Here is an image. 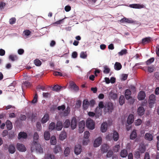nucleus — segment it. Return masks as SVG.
<instances>
[{"label":"nucleus","mask_w":159,"mask_h":159,"mask_svg":"<svg viewBox=\"0 0 159 159\" xmlns=\"http://www.w3.org/2000/svg\"><path fill=\"white\" fill-rule=\"evenodd\" d=\"M39 137L37 132L34 133V142L31 148L32 152L36 151L39 153H43V150L41 145L38 143Z\"/></svg>","instance_id":"obj_1"},{"label":"nucleus","mask_w":159,"mask_h":159,"mask_svg":"<svg viewBox=\"0 0 159 159\" xmlns=\"http://www.w3.org/2000/svg\"><path fill=\"white\" fill-rule=\"evenodd\" d=\"M114 110L113 103L110 102L106 103L104 108V111L106 112L111 113Z\"/></svg>","instance_id":"obj_2"},{"label":"nucleus","mask_w":159,"mask_h":159,"mask_svg":"<svg viewBox=\"0 0 159 159\" xmlns=\"http://www.w3.org/2000/svg\"><path fill=\"white\" fill-rule=\"evenodd\" d=\"M156 101L155 96L153 94H151L149 96L148 100V103L150 107H152V106L155 103Z\"/></svg>","instance_id":"obj_3"},{"label":"nucleus","mask_w":159,"mask_h":159,"mask_svg":"<svg viewBox=\"0 0 159 159\" xmlns=\"http://www.w3.org/2000/svg\"><path fill=\"white\" fill-rule=\"evenodd\" d=\"M87 127L90 129H93L94 128L95 123L92 120H88L86 123Z\"/></svg>","instance_id":"obj_4"},{"label":"nucleus","mask_w":159,"mask_h":159,"mask_svg":"<svg viewBox=\"0 0 159 159\" xmlns=\"http://www.w3.org/2000/svg\"><path fill=\"white\" fill-rule=\"evenodd\" d=\"M85 127V123L84 121L82 120L80 121L79 123V131L80 133H81L84 130Z\"/></svg>","instance_id":"obj_5"},{"label":"nucleus","mask_w":159,"mask_h":159,"mask_svg":"<svg viewBox=\"0 0 159 159\" xmlns=\"http://www.w3.org/2000/svg\"><path fill=\"white\" fill-rule=\"evenodd\" d=\"M81 151L82 147L81 145L77 144L75 145L74 149V152L76 155H78L80 154Z\"/></svg>","instance_id":"obj_6"},{"label":"nucleus","mask_w":159,"mask_h":159,"mask_svg":"<svg viewBox=\"0 0 159 159\" xmlns=\"http://www.w3.org/2000/svg\"><path fill=\"white\" fill-rule=\"evenodd\" d=\"M16 148L18 150L22 152L26 151V148L23 144L17 143L16 145Z\"/></svg>","instance_id":"obj_7"},{"label":"nucleus","mask_w":159,"mask_h":159,"mask_svg":"<svg viewBox=\"0 0 159 159\" xmlns=\"http://www.w3.org/2000/svg\"><path fill=\"white\" fill-rule=\"evenodd\" d=\"M129 7L131 8L136 9H141L144 7V6L140 4H130Z\"/></svg>","instance_id":"obj_8"},{"label":"nucleus","mask_w":159,"mask_h":159,"mask_svg":"<svg viewBox=\"0 0 159 159\" xmlns=\"http://www.w3.org/2000/svg\"><path fill=\"white\" fill-rule=\"evenodd\" d=\"M102 139L101 137H99L95 140L94 142L93 146L94 147H97L101 144Z\"/></svg>","instance_id":"obj_9"},{"label":"nucleus","mask_w":159,"mask_h":159,"mask_svg":"<svg viewBox=\"0 0 159 159\" xmlns=\"http://www.w3.org/2000/svg\"><path fill=\"white\" fill-rule=\"evenodd\" d=\"M70 125L72 129H74L76 128L77 125V120L75 118H72Z\"/></svg>","instance_id":"obj_10"},{"label":"nucleus","mask_w":159,"mask_h":159,"mask_svg":"<svg viewBox=\"0 0 159 159\" xmlns=\"http://www.w3.org/2000/svg\"><path fill=\"white\" fill-rule=\"evenodd\" d=\"M102 111L98 107H97L95 110V117L96 118H98L101 115Z\"/></svg>","instance_id":"obj_11"},{"label":"nucleus","mask_w":159,"mask_h":159,"mask_svg":"<svg viewBox=\"0 0 159 159\" xmlns=\"http://www.w3.org/2000/svg\"><path fill=\"white\" fill-rule=\"evenodd\" d=\"M146 95L145 92L143 91H141L138 95V99L139 100L144 99Z\"/></svg>","instance_id":"obj_12"},{"label":"nucleus","mask_w":159,"mask_h":159,"mask_svg":"<svg viewBox=\"0 0 159 159\" xmlns=\"http://www.w3.org/2000/svg\"><path fill=\"white\" fill-rule=\"evenodd\" d=\"M49 114L47 113L45 114L42 118L41 122L43 124L45 123L49 120Z\"/></svg>","instance_id":"obj_13"},{"label":"nucleus","mask_w":159,"mask_h":159,"mask_svg":"<svg viewBox=\"0 0 159 159\" xmlns=\"http://www.w3.org/2000/svg\"><path fill=\"white\" fill-rule=\"evenodd\" d=\"M89 105V103L87 99L84 100L83 103V107L84 110H86Z\"/></svg>","instance_id":"obj_14"},{"label":"nucleus","mask_w":159,"mask_h":159,"mask_svg":"<svg viewBox=\"0 0 159 159\" xmlns=\"http://www.w3.org/2000/svg\"><path fill=\"white\" fill-rule=\"evenodd\" d=\"M145 110L143 107L141 106L139 107L137 110L138 114L139 116H142L144 114Z\"/></svg>","instance_id":"obj_15"},{"label":"nucleus","mask_w":159,"mask_h":159,"mask_svg":"<svg viewBox=\"0 0 159 159\" xmlns=\"http://www.w3.org/2000/svg\"><path fill=\"white\" fill-rule=\"evenodd\" d=\"M144 138L145 139L149 141H151L153 140L152 135L149 133H147L145 134Z\"/></svg>","instance_id":"obj_16"},{"label":"nucleus","mask_w":159,"mask_h":159,"mask_svg":"<svg viewBox=\"0 0 159 159\" xmlns=\"http://www.w3.org/2000/svg\"><path fill=\"white\" fill-rule=\"evenodd\" d=\"M131 92L129 89H127L125 91V95L127 100L129 99L131 97Z\"/></svg>","instance_id":"obj_17"},{"label":"nucleus","mask_w":159,"mask_h":159,"mask_svg":"<svg viewBox=\"0 0 159 159\" xmlns=\"http://www.w3.org/2000/svg\"><path fill=\"white\" fill-rule=\"evenodd\" d=\"M152 40V39L150 37H146L142 39V43L144 44L150 42Z\"/></svg>","instance_id":"obj_18"},{"label":"nucleus","mask_w":159,"mask_h":159,"mask_svg":"<svg viewBox=\"0 0 159 159\" xmlns=\"http://www.w3.org/2000/svg\"><path fill=\"white\" fill-rule=\"evenodd\" d=\"M107 122H103L101 125V129L102 132L104 133L106 131L107 129Z\"/></svg>","instance_id":"obj_19"},{"label":"nucleus","mask_w":159,"mask_h":159,"mask_svg":"<svg viewBox=\"0 0 159 159\" xmlns=\"http://www.w3.org/2000/svg\"><path fill=\"white\" fill-rule=\"evenodd\" d=\"M134 121V115L132 114H130L127 118V123L130 125Z\"/></svg>","instance_id":"obj_20"},{"label":"nucleus","mask_w":159,"mask_h":159,"mask_svg":"<svg viewBox=\"0 0 159 159\" xmlns=\"http://www.w3.org/2000/svg\"><path fill=\"white\" fill-rule=\"evenodd\" d=\"M113 138L115 141H117L119 138V133L116 131H113Z\"/></svg>","instance_id":"obj_21"},{"label":"nucleus","mask_w":159,"mask_h":159,"mask_svg":"<svg viewBox=\"0 0 159 159\" xmlns=\"http://www.w3.org/2000/svg\"><path fill=\"white\" fill-rule=\"evenodd\" d=\"M8 150L10 153L13 154L16 151V148L13 145L11 144L9 145L8 147Z\"/></svg>","instance_id":"obj_22"},{"label":"nucleus","mask_w":159,"mask_h":159,"mask_svg":"<svg viewBox=\"0 0 159 159\" xmlns=\"http://www.w3.org/2000/svg\"><path fill=\"white\" fill-rule=\"evenodd\" d=\"M63 126L62 122L60 121H58L57 123L56 128V130L58 131L62 129Z\"/></svg>","instance_id":"obj_23"},{"label":"nucleus","mask_w":159,"mask_h":159,"mask_svg":"<svg viewBox=\"0 0 159 159\" xmlns=\"http://www.w3.org/2000/svg\"><path fill=\"white\" fill-rule=\"evenodd\" d=\"M120 21L121 23L126 22L129 23H133L134 21L131 19H130L127 18L125 17H124Z\"/></svg>","instance_id":"obj_24"},{"label":"nucleus","mask_w":159,"mask_h":159,"mask_svg":"<svg viewBox=\"0 0 159 159\" xmlns=\"http://www.w3.org/2000/svg\"><path fill=\"white\" fill-rule=\"evenodd\" d=\"M27 135L26 133L23 132H20L18 134V138L20 139L21 138L25 139L27 138Z\"/></svg>","instance_id":"obj_25"},{"label":"nucleus","mask_w":159,"mask_h":159,"mask_svg":"<svg viewBox=\"0 0 159 159\" xmlns=\"http://www.w3.org/2000/svg\"><path fill=\"white\" fill-rule=\"evenodd\" d=\"M137 150L139 151L141 154H142L145 151L146 147L143 145H140Z\"/></svg>","instance_id":"obj_26"},{"label":"nucleus","mask_w":159,"mask_h":159,"mask_svg":"<svg viewBox=\"0 0 159 159\" xmlns=\"http://www.w3.org/2000/svg\"><path fill=\"white\" fill-rule=\"evenodd\" d=\"M6 123L7 129L9 130H11L12 128V125L11 121L7 120Z\"/></svg>","instance_id":"obj_27"},{"label":"nucleus","mask_w":159,"mask_h":159,"mask_svg":"<svg viewBox=\"0 0 159 159\" xmlns=\"http://www.w3.org/2000/svg\"><path fill=\"white\" fill-rule=\"evenodd\" d=\"M120 155L122 157H125L128 155V152L126 150L124 149L122 150L120 152Z\"/></svg>","instance_id":"obj_28"},{"label":"nucleus","mask_w":159,"mask_h":159,"mask_svg":"<svg viewBox=\"0 0 159 159\" xmlns=\"http://www.w3.org/2000/svg\"><path fill=\"white\" fill-rule=\"evenodd\" d=\"M44 139L46 140H48L50 139V133L48 131H46L44 134Z\"/></svg>","instance_id":"obj_29"},{"label":"nucleus","mask_w":159,"mask_h":159,"mask_svg":"<svg viewBox=\"0 0 159 159\" xmlns=\"http://www.w3.org/2000/svg\"><path fill=\"white\" fill-rule=\"evenodd\" d=\"M122 65L121 64L118 62H116L114 65V68L117 70H118L121 69Z\"/></svg>","instance_id":"obj_30"},{"label":"nucleus","mask_w":159,"mask_h":159,"mask_svg":"<svg viewBox=\"0 0 159 159\" xmlns=\"http://www.w3.org/2000/svg\"><path fill=\"white\" fill-rule=\"evenodd\" d=\"M61 151V148L60 146L57 145L54 149V152L56 154Z\"/></svg>","instance_id":"obj_31"},{"label":"nucleus","mask_w":159,"mask_h":159,"mask_svg":"<svg viewBox=\"0 0 159 159\" xmlns=\"http://www.w3.org/2000/svg\"><path fill=\"white\" fill-rule=\"evenodd\" d=\"M137 137V133L135 130H134L131 133L130 138L131 139H135Z\"/></svg>","instance_id":"obj_32"},{"label":"nucleus","mask_w":159,"mask_h":159,"mask_svg":"<svg viewBox=\"0 0 159 159\" xmlns=\"http://www.w3.org/2000/svg\"><path fill=\"white\" fill-rule=\"evenodd\" d=\"M117 95L116 93H114L112 91L110 92L109 93V97L113 100L115 99L117 97Z\"/></svg>","instance_id":"obj_33"},{"label":"nucleus","mask_w":159,"mask_h":159,"mask_svg":"<svg viewBox=\"0 0 159 159\" xmlns=\"http://www.w3.org/2000/svg\"><path fill=\"white\" fill-rule=\"evenodd\" d=\"M125 98L123 95H121L120 97L119 102L120 105H123L125 103Z\"/></svg>","instance_id":"obj_34"},{"label":"nucleus","mask_w":159,"mask_h":159,"mask_svg":"<svg viewBox=\"0 0 159 159\" xmlns=\"http://www.w3.org/2000/svg\"><path fill=\"white\" fill-rule=\"evenodd\" d=\"M66 137V134L65 132H62L59 136V139L61 140H63Z\"/></svg>","instance_id":"obj_35"},{"label":"nucleus","mask_w":159,"mask_h":159,"mask_svg":"<svg viewBox=\"0 0 159 159\" xmlns=\"http://www.w3.org/2000/svg\"><path fill=\"white\" fill-rule=\"evenodd\" d=\"M70 125V121L68 119L66 120L64 122L63 126L65 128H68Z\"/></svg>","instance_id":"obj_36"},{"label":"nucleus","mask_w":159,"mask_h":159,"mask_svg":"<svg viewBox=\"0 0 159 159\" xmlns=\"http://www.w3.org/2000/svg\"><path fill=\"white\" fill-rule=\"evenodd\" d=\"M50 143L52 145H55L57 143V140L56 137L53 136H52L50 139Z\"/></svg>","instance_id":"obj_37"},{"label":"nucleus","mask_w":159,"mask_h":159,"mask_svg":"<svg viewBox=\"0 0 159 159\" xmlns=\"http://www.w3.org/2000/svg\"><path fill=\"white\" fill-rule=\"evenodd\" d=\"M70 111V108L69 107H67L66 109L63 112V115L64 116H67Z\"/></svg>","instance_id":"obj_38"},{"label":"nucleus","mask_w":159,"mask_h":159,"mask_svg":"<svg viewBox=\"0 0 159 159\" xmlns=\"http://www.w3.org/2000/svg\"><path fill=\"white\" fill-rule=\"evenodd\" d=\"M9 59L12 61H14L17 60L18 57L16 55H11L9 56Z\"/></svg>","instance_id":"obj_39"},{"label":"nucleus","mask_w":159,"mask_h":159,"mask_svg":"<svg viewBox=\"0 0 159 159\" xmlns=\"http://www.w3.org/2000/svg\"><path fill=\"white\" fill-rule=\"evenodd\" d=\"M43 95L44 98H50L51 97V94L50 93H43Z\"/></svg>","instance_id":"obj_40"},{"label":"nucleus","mask_w":159,"mask_h":159,"mask_svg":"<svg viewBox=\"0 0 159 159\" xmlns=\"http://www.w3.org/2000/svg\"><path fill=\"white\" fill-rule=\"evenodd\" d=\"M110 71V69L107 66H105L104 67L103 72L106 74H108Z\"/></svg>","instance_id":"obj_41"},{"label":"nucleus","mask_w":159,"mask_h":159,"mask_svg":"<svg viewBox=\"0 0 159 159\" xmlns=\"http://www.w3.org/2000/svg\"><path fill=\"white\" fill-rule=\"evenodd\" d=\"M141 154L139 152V151L137 150L134 152V156L135 158L138 159L140 157Z\"/></svg>","instance_id":"obj_42"},{"label":"nucleus","mask_w":159,"mask_h":159,"mask_svg":"<svg viewBox=\"0 0 159 159\" xmlns=\"http://www.w3.org/2000/svg\"><path fill=\"white\" fill-rule=\"evenodd\" d=\"M127 53V50L125 49H123L121 50L120 52L118 53L119 55L122 56L124 55H125Z\"/></svg>","instance_id":"obj_43"},{"label":"nucleus","mask_w":159,"mask_h":159,"mask_svg":"<svg viewBox=\"0 0 159 159\" xmlns=\"http://www.w3.org/2000/svg\"><path fill=\"white\" fill-rule=\"evenodd\" d=\"M154 61V57H152L146 61V64L147 65H150L152 64Z\"/></svg>","instance_id":"obj_44"},{"label":"nucleus","mask_w":159,"mask_h":159,"mask_svg":"<svg viewBox=\"0 0 159 159\" xmlns=\"http://www.w3.org/2000/svg\"><path fill=\"white\" fill-rule=\"evenodd\" d=\"M34 63L37 66H39L42 64L41 62L38 59H36L34 60Z\"/></svg>","instance_id":"obj_45"},{"label":"nucleus","mask_w":159,"mask_h":159,"mask_svg":"<svg viewBox=\"0 0 159 159\" xmlns=\"http://www.w3.org/2000/svg\"><path fill=\"white\" fill-rule=\"evenodd\" d=\"M70 152L69 148V147H66L64 151V154L65 156L66 157L69 154Z\"/></svg>","instance_id":"obj_46"},{"label":"nucleus","mask_w":159,"mask_h":159,"mask_svg":"<svg viewBox=\"0 0 159 159\" xmlns=\"http://www.w3.org/2000/svg\"><path fill=\"white\" fill-rule=\"evenodd\" d=\"M80 57L83 59H85L87 57V55L86 52H82L80 54Z\"/></svg>","instance_id":"obj_47"},{"label":"nucleus","mask_w":159,"mask_h":159,"mask_svg":"<svg viewBox=\"0 0 159 159\" xmlns=\"http://www.w3.org/2000/svg\"><path fill=\"white\" fill-rule=\"evenodd\" d=\"M36 117V115L35 114L32 113L28 117V118L30 119L32 121L35 120V118Z\"/></svg>","instance_id":"obj_48"},{"label":"nucleus","mask_w":159,"mask_h":159,"mask_svg":"<svg viewBox=\"0 0 159 159\" xmlns=\"http://www.w3.org/2000/svg\"><path fill=\"white\" fill-rule=\"evenodd\" d=\"M45 159H55V156L51 154H48L46 155Z\"/></svg>","instance_id":"obj_49"},{"label":"nucleus","mask_w":159,"mask_h":159,"mask_svg":"<svg viewBox=\"0 0 159 159\" xmlns=\"http://www.w3.org/2000/svg\"><path fill=\"white\" fill-rule=\"evenodd\" d=\"M108 148L106 144H104L102 145V151L104 152H107L108 150Z\"/></svg>","instance_id":"obj_50"},{"label":"nucleus","mask_w":159,"mask_h":159,"mask_svg":"<svg viewBox=\"0 0 159 159\" xmlns=\"http://www.w3.org/2000/svg\"><path fill=\"white\" fill-rule=\"evenodd\" d=\"M55 123L53 122H51L49 125V129L52 130L55 128Z\"/></svg>","instance_id":"obj_51"},{"label":"nucleus","mask_w":159,"mask_h":159,"mask_svg":"<svg viewBox=\"0 0 159 159\" xmlns=\"http://www.w3.org/2000/svg\"><path fill=\"white\" fill-rule=\"evenodd\" d=\"M61 88V86H59L58 85H55L53 87V90L54 91H58Z\"/></svg>","instance_id":"obj_52"},{"label":"nucleus","mask_w":159,"mask_h":159,"mask_svg":"<svg viewBox=\"0 0 159 159\" xmlns=\"http://www.w3.org/2000/svg\"><path fill=\"white\" fill-rule=\"evenodd\" d=\"M38 95L36 93L34 98L33 99L32 101L31 102L33 103H35L37 101Z\"/></svg>","instance_id":"obj_53"},{"label":"nucleus","mask_w":159,"mask_h":159,"mask_svg":"<svg viewBox=\"0 0 159 159\" xmlns=\"http://www.w3.org/2000/svg\"><path fill=\"white\" fill-rule=\"evenodd\" d=\"M16 19L15 17H12L10 19L9 23L11 25L13 24L16 22Z\"/></svg>","instance_id":"obj_54"},{"label":"nucleus","mask_w":159,"mask_h":159,"mask_svg":"<svg viewBox=\"0 0 159 159\" xmlns=\"http://www.w3.org/2000/svg\"><path fill=\"white\" fill-rule=\"evenodd\" d=\"M154 69L155 67L153 66H148V71L150 73H152L154 71Z\"/></svg>","instance_id":"obj_55"},{"label":"nucleus","mask_w":159,"mask_h":159,"mask_svg":"<svg viewBox=\"0 0 159 159\" xmlns=\"http://www.w3.org/2000/svg\"><path fill=\"white\" fill-rule=\"evenodd\" d=\"M113 154V152L112 150H109L107 154V157H111Z\"/></svg>","instance_id":"obj_56"},{"label":"nucleus","mask_w":159,"mask_h":159,"mask_svg":"<svg viewBox=\"0 0 159 159\" xmlns=\"http://www.w3.org/2000/svg\"><path fill=\"white\" fill-rule=\"evenodd\" d=\"M142 121L141 119H139L136 120L135 123V125L137 126L140 125L142 123Z\"/></svg>","instance_id":"obj_57"},{"label":"nucleus","mask_w":159,"mask_h":159,"mask_svg":"<svg viewBox=\"0 0 159 159\" xmlns=\"http://www.w3.org/2000/svg\"><path fill=\"white\" fill-rule=\"evenodd\" d=\"M90 133L89 131H86L84 133V138L86 139H88Z\"/></svg>","instance_id":"obj_58"},{"label":"nucleus","mask_w":159,"mask_h":159,"mask_svg":"<svg viewBox=\"0 0 159 159\" xmlns=\"http://www.w3.org/2000/svg\"><path fill=\"white\" fill-rule=\"evenodd\" d=\"M53 75L55 76H62V75L61 73L60 72L58 71H54L53 73Z\"/></svg>","instance_id":"obj_59"},{"label":"nucleus","mask_w":159,"mask_h":159,"mask_svg":"<svg viewBox=\"0 0 159 159\" xmlns=\"http://www.w3.org/2000/svg\"><path fill=\"white\" fill-rule=\"evenodd\" d=\"M120 148V146L119 144L115 145L114 148V150L116 152H117L119 151Z\"/></svg>","instance_id":"obj_60"},{"label":"nucleus","mask_w":159,"mask_h":159,"mask_svg":"<svg viewBox=\"0 0 159 159\" xmlns=\"http://www.w3.org/2000/svg\"><path fill=\"white\" fill-rule=\"evenodd\" d=\"M98 108L100 109H102L103 108H104L105 105L103 104V102L101 101L99 102L98 104Z\"/></svg>","instance_id":"obj_61"},{"label":"nucleus","mask_w":159,"mask_h":159,"mask_svg":"<svg viewBox=\"0 0 159 159\" xmlns=\"http://www.w3.org/2000/svg\"><path fill=\"white\" fill-rule=\"evenodd\" d=\"M30 31L29 30H26L24 31L23 33L25 35L28 36L29 35L31 34Z\"/></svg>","instance_id":"obj_62"},{"label":"nucleus","mask_w":159,"mask_h":159,"mask_svg":"<svg viewBox=\"0 0 159 159\" xmlns=\"http://www.w3.org/2000/svg\"><path fill=\"white\" fill-rule=\"evenodd\" d=\"M78 56V53L75 51L73 52L72 53L71 57L73 58H75L77 57Z\"/></svg>","instance_id":"obj_63"},{"label":"nucleus","mask_w":159,"mask_h":159,"mask_svg":"<svg viewBox=\"0 0 159 159\" xmlns=\"http://www.w3.org/2000/svg\"><path fill=\"white\" fill-rule=\"evenodd\" d=\"M26 119V116L24 115L21 114L20 117V119L21 120H25Z\"/></svg>","instance_id":"obj_64"}]
</instances>
